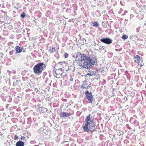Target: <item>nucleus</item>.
<instances>
[{"label":"nucleus","instance_id":"1","mask_svg":"<svg viewBox=\"0 0 146 146\" xmlns=\"http://www.w3.org/2000/svg\"><path fill=\"white\" fill-rule=\"evenodd\" d=\"M86 123L82 125L84 131L88 132L90 131L92 132L95 130V123H94V118L89 114L85 118Z\"/></svg>","mask_w":146,"mask_h":146},{"label":"nucleus","instance_id":"6","mask_svg":"<svg viewBox=\"0 0 146 146\" xmlns=\"http://www.w3.org/2000/svg\"><path fill=\"white\" fill-rule=\"evenodd\" d=\"M100 40L102 42L108 44H109L112 42V40L108 38H102L100 39Z\"/></svg>","mask_w":146,"mask_h":146},{"label":"nucleus","instance_id":"5","mask_svg":"<svg viewBox=\"0 0 146 146\" xmlns=\"http://www.w3.org/2000/svg\"><path fill=\"white\" fill-rule=\"evenodd\" d=\"M134 58L135 59V62H137L138 66H139L140 67H141L143 65L142 63H141L140 60V57L138 55H134Z\"/></svg>","mask_w":146,"mask_h":146},{"label":"nucleus","instance_id":"18","mask_svg":"<svg viewBox=\"0 0 146 146\" xmlns=\"http://www.w3.org/2000/svg\"><path fill=\"white\" fill-rule=\"evenodd\" d=\"M87 75H89L90 76H92V75L91 74H90V73H88L86 75V76H87Z\"/></svg>","mask_w":146,"mask_h":146},{"label":"nucleus","instance_id":"17","mask_svg":"<svg viewBox=\"0 0 146 146\" xmlns=\"http://www.w3.org/2000/svg\"><path fill=\"white\" fill-rule=\"evenodd\" d=\"M82 87L83 88H88V86H87V87H86V86H84L83 85L82 86Z\"/></svg>","mask_w":146,"mask_h":146},{"label":"nucleus","instance_id":"7","mask_svg":"<svg viewBox=\"0 0 146 146\" xmlns=\"http://www.w3.org/2000/svg\"><path fill=\"white\" fill-rule=\"evenodd\" d=\"M71 115L70 113H68L65 112H61L60 114L59 115L60 117H64L69 116Z\"/></svg>","mask_w":146,"mask_h":146},{"label":"nucleus","instance_id":"9","mask_svg":"<svg viewBox=\"0 0 146 146\" xmlns=\"http://www.w3.org/2000/svg\"><path fill=\"white\" fill-rule=\"evenodd\" d=\"M15 50L16 53H20L21 52L23 48L19 46H16L15 48Z\"/></svg>","mask_w":146,"mask_h":146},{"label":"nucleus","instance_id":"8","mask_svg":"<svg viewBox=\"0 0 146 146\" xmlns=\"http://www.w3.org/2000/svg\"><path fill=\"white\" fill-rule=\"evenodd\" d=\"M56 51V49L54 46L49 47V52L50 53H52L55 52Z\"/></svg>","mask_w":146,"mask_h":146},{"label":"nucleus","instance_id":"15","mask_svg":"<svg viewBox=\"0 0 146 146\" xmlns=\"http://www.w3.org/2000/svg\"><path fill=\"white\" fill-rule=\"evenodd\" d=\"M18 138V136L16 135H15L14 137V140H16Z\"/></svg>","mask_w":146,"mask_h":146},{"label":"nucleus","instance_id":"3","mask_svg":"<svg viewBox=\"0 0 146 146\" xmlns=\"http://www.w3.org/2000/svg\"><path fill=\"white\" fill-rule=\"evenodd\" d=\"M46 66L43 62L38 63L35 65L33 67V72L38 74H40Z\"/></svg>","mask_w":146,"mask_h":146},{"label":"nucleus","instance_id":"2","mask_svg":"<svg viewBox=\"0 0 146 146\" xmlns=\"http://www.w3.org/2000/svg\"><path fill=\"white\" fill-rule=\"evenodd\" d=\"M94 62L92 63V59L84 54H81L80 60L78 62V65L81 67L88 69Z\"/></svg>","mask_w":146,"mask_h":146},{"label":"nucleus","instance_id":"11","mask_svg":"<svg viewBox=\"0 0 146 146\" xmlns=\"http://www.w3.org/2000/svg\"><path fill=\"white\" fill-rule=\"evenodd\" d=\"M121 38L125 40L128 38V36L126 35H123L122 36Z\"/></svg>","mask_w":146,"mask_h":146},{"label":"nucleus","instance_id":"21","mask_svg":"<svg viewBox=\"0 0 146 146\" xmlns=\"http://www.w3.org/2000/svg\"><path fill=\"white\" fill-rule=\"evenodd\" d=\"M25 52V51H23V52Z\"/></svg>","mask_w":146,"mask_h":146},{"label":"nucleus","instance_id":"10","mask_svg":"<svg viewBox=\"0 0 146 146\" xmlns=\"http://www.w3.org/2000/svg\"><path fill=\"white\" fill-rule=\"evenodd\" d=\"M24 143L22 141H19L17 142L16 143V146H24Z\"/></svg>","mask_w":146,"mask_h":146},{"label":"nucleus","instance_id":"12","mask_svg":"<svg viewBox=\"0 0 146 146\" xmlns=\"http://www.w3.org/2000/svg\"><path fill=\"white\" fill-rule=\"evenodd\" d=\"M93 26L96 27H98L99 26V25L96 22H95L93 23Z\"/></svg>","mask_w":146,"mask_h":146},{"label":"nucleus","instance_id":"16","mask_svg":"<svg viewBox=\"0 0 146 146\" xmlns=\"http://www.w3.org/2000/svg\"><path fill=\"white\" fill-rule=\"evenodd\" d=\"M25 137L24 136H21V139L22 140H25Z\"/></svg>","mask_w":146,"mask_h":146},{"label":"nucleus","instance_id":"13","mask_svg":"<svg viewBox=\"0 0 146 146\" xmlns=\"http://www.w3.org/2000/svg\"><path fill=\"white\" fill-rule=\"evenodd\" d=\"M26 16V15L25 13L23 12L21 15V18H24Z\"/></svg>","mask_w":146,"mask_h":146},{"label":"nucleus","instance_id":"4","mask_svg":"<svg viewBox=\"0 0 146 146\" xmlns=\"http://www.w3.org/2000/svg\"><path fill=\"white\" fill-rule=\"evenodd\" d=\"M86 98L88 100L89 103H92L93 102V97L91 92H89L88 91L85 92Z\"/></svg>","mask_w":146,"mask_h":146},{"label":"nucleus","instance_id":"19","mask_svg":"<svg viewBox=\"0 0 146 146\" xmlns=\"http://www.w3.org/2000/svg\"><path fill=\"white\" fill-rule=\"evenodd\" d=\"M73 80V78H71V79H70V81H72Z\"/></svg>","mask_w":146,"mask_h":146},{"label":"nucleus","instance_id":"14","mask_svg":"<svg viewBox=\"0 0 146 146\" xmlns=\"http://www.w3.org/2000/svg\"><path fill=\"white\" fill-rule=\"evenodd\" d=\"M68 56H69L68 54L66 53H65L64 54V58H68Z\"/></svg>","mask_w":146,"mask_h":146},{"label":"nucleus","instance_id":"20","mask_svg":"<svg viewBox=\"0 0 146 146\" xmlns=\"http://www.w3.org/2000/svg\"><path fill=\"white\" fill-rule=\"evenodd\" d=\"M59 64H63V62H60L59 63Z\"/></svg>","mask_w":146,"mask_h":146}]
</instances>
